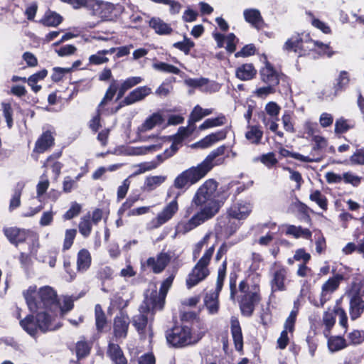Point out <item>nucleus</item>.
Here are the masks:
<instances>
[{"label": "nucleus", "instance_id": "nucleus-52", "mask_svg": "<svg viewBox=\"0 0 364 364\" xmlns=\"http://www.w3.org/2000/svg\"><path fill=\"white\" fill-rule=\"evenodd\" d=\"M153 68L159 71L178 75L181 70L176 66L164 62L155 63Z\"/></svg>", "mask_w": 364, "mask_h": 364}, {"label": "nucleus", "instance_id": "nucleus-45", "mask_svg": "<svg viewBox=\"0 0 364 364\" xmlns=\"http://www.w3.org/2000/svg\"><path fill=\"white\" fill-rule=\"evenodd\" d=\"M335 315L336 314L334 313V309L333 311H326L323 314V323L325 326L324 334L326 336L330 333L331 328L336 323Z\"/></svg>", "mask_w": 364, "mask_h": 364}, {"label": "nucleus", "instance_id": "nucleus-42", "mask_svg": "<svg viewBox=\"0 0 364 364\" xmlns=\"http://www.w3.org/2000/svg\"><path fill=\"white\" fill-rule=\"evenodd\" d=\"M312 140L314 142V145L311 152V157H317L318 156H321L322 159L323 156L321 154L320 151L326 147V140L325 139L324 137L318 135L314 136Z\"/></svg>", "mask_w": 364, "mask_h": 364}, {"label": "nucleus", "instance_id": "nucleus-41", "mask_svg": "<svg viewBox=\"0 0 364 364\" xmlns=\"http://www.w3.org/2000/svg\"><path fill=\"white\" fill-rule=\"evenodd\" d=\"M48 71L46 69H43L36 73H34L28 78L27 82L28 85L31 87V89L34 92H38L41 89V86L37 85L36 84L38 82V80H43L46 77Z\"/></svg>", "mask_w": 364, "mask_h": 364}, {"label": "nucleus", "instance_id": "nucleus-30", "mask_svg": "<svg viewBox=\"0 0 364 364\" xmlns=\"http://www.w3.org/2000/svg\"><path fill=\"white\" fill-rule=\"evenodd\" d=\"M54 138L50 132H44L36 142L34 151L38 153H43L48 148L53 146Z\"/></svg>", "mask_w": 364, "mask_h": 364}, {"label": "nucleus", "instance_id": "nucleus-19", "mask_svg": "<svg viewBox=\"0 0 364 364\" xmlns=\"http://www.w3.org/2000/svg\"><path fill=\"white\" fill-rule=\"evenodd\" d=\"M171 258V252H161L156 257L148 258L146 264L154 274H160L166 269Z\"/></svg>", "mask_w": 364, "mask_h": 364}, {"label": "nucleus", "instance_id": "nucleus-15", "mask_svg": "<svg viewBox=\"0 0 364 364\" xmlns=\"http://www.w3.org/2000/svg\"><path fill=\"white\" fill-rule=\"evenodd\" d=\"M4 234L9 242L16 246L26 241H38L36 235L28 230L9 228L4 230Z\"/></svg>", "mask_w": 364, "mask_h": 364}, {"label": "nucleus", "instance_id": "nucleus-26", "mask_svg": "<svg viewBox=\"0 0 364 364\" xmlns=\"http://www.w3.org/2000/svg\"><path fill=\"white\" fill-rule=\"evenodd\" d=\"M107 353L114 364H127V360L118 344L109 343Z\"/></svg>", "mask_w": 364, "mask_h": 364}, {"label": "nucleus", "instance_id": "nucleus-3", "mask_svg": "<svg viewBox=\"0 0 364 364\" xmlns=\"http://www.w3.org/2000/svg\"><path fill=\"white\" fill-rule=\"evenodd\" d=\"M282 49L285 52H294L299 56L306 55L310 51H316L319 55H326L328 57L333 54L328 44L313 41L309 34L303 33L293 35L284 43Z\"/></svg>", "mask_w": 364, "mask_h": 364}, {"label": "nucleus", "instance_id": "nucleus-53", "mask_svg": "<svg viewBox=\"0 0 364 364\" xmlns=\"http://www.w3.org/2000/svg\"><path fill=\"white\" fill-rule=\"evenodd\" d=\"M348 82L349 77L348 75V73L346 71L341 72L339 77L337 80V83L334 86L335 95H336L339 92L345 89L348 85Z\"/></svg>", "mask_w": 364, "mask_h": 364}, {"label": "nucleus", "instance_id": "nucleus-44", "mask_svg": "<svg viewBox=\"0 0 364 364\" xmlns=\"http://www.w3.org/2000/svg\"><path fill=\"white\" fill-rule=\"evenodd\" d=\"M95 324L98 331H101L107 323V318L102 306L96 304L95 307Z\"/></svg>", "mask_w": 364, "mask_h": 364}, {"label": "nucleus", "instance_id": "nucleus-36", "mask_svg": "<svg viewBox=\"0 0 364 364\" xmlns=\"http://www.w3.org/2000/svg\"><path fill=\"white\" fill-rule=\"evenodd\" d=\"M25 186V183L23 181L18 182L14 188V193L10 200L9 210L11 211L21 205V196L22 191Z\"/></svg>", "mask_w": 364, "mask_h": 364}, {"label": "nucleus", "instance_id": "nucleus-43", "mask_svg": "<svg viewBox=\"0 0 364 364\" xmlns=\"http://www.w3.org/2000/svg\"><path fill=\"white\" fill-rule=\"evenodd\" d=\"M63 18L55 12L49 11L41 19V23L47 26H57L62 22Z\"/></svg>", "mask_w": 364, "mask_h": 364}, {"label": "nucleus", "instance_id": "nucleus-11", "mask_svg": "<svg viewBox=\"0 0 364 364\" xmlns=\"http://www.w3.org/2000/svg\"><path fill=\"white\" fill-rule=\"evenodd\" d=\"M180 193H177L174 198L169 202L164 209L158 213L157 216L148 223V228L156 229L169 221L178 210L177 199Z\"/></svg>", "mask_w": 364, "mask_h": 364}, {"label": "nucleus", "instance_id": "nucleus-24", "mask_svg": "<svg viewBox=\"0 0 364 364\" xmlns=\"http://www.w3.org/2000/svg\"><path fill=\"white\" fill-rule=\"evenodd\" d=\"M219 294L220 291L216 290L210 291L204 296V304L210 314H215L219 310Z\"/></svg>", "mask_w": 364, "mask_h": 364}, {"label": "nucleus", "instance_id": "nucleus-38", "mask_svg": "<svg viewBox=\"0 0 364 364\" xmlns=\"http://www.w3.org/2000/svg\"><path fill=\"white\" fill-rule=\"evenodd\" d=\"M347 346L346 341L341 336H331L328 339V348L331 353L343 350Z\"/></svg>", "mask_w": 364, "mask_h": 364}, {"label": "nucleus", "instance_id": "nucleus-63", "mask_svg": "<svg viewBox=\"0 0 364 364\" xmlns=\"http://www.w3.org/2000/svg\"><path fill=\"white\" fill-rule=\"evenodd\" d=\"M296 316L297 311L292 310L285 321L284 328L283 331H286L287 333L288 331L290 333H292L294 331Z\"/></svg>", "mask_w": 364, "mask_h": 364}, {"label": "nucleus", "instance_id": "nucleus-59", "mask_svg": "<svg viewBox=\"0 0 364 364\" xmlns=\"http://www.w3.org/2000/svg\"><path fill=\"white\" fill-rule=\"evenodd\" d=\"M81 209H82V207L79 203H77L76 202L72 203L71 206L69 208V210H68L65 212V213L63 215V219L65 220H70V219L77 216L79 215V213H80Z\"/></svg>", "mask_w": 364, "mask_h": 364}, {"label": "nucleus", "instance_id": "nucleus-17", "mask_svg": "<svg viewBox=\"0 0 364 364\" xmlns=\"http://www.w3.org/2000/svg\"><path fill=\"white\" fill-rule=\"evenodd\" d=\"M130 318L125 311L121 310L113 320V334L117 340L124 339L128 333Z\"/></svg>", "mask_w": 364, "mask_h": 364}, {"label": "nucleus", "instance_id": "nucleus-55", "mask_svg": "<svg viewBox=\"0 0 364 364\" xmlns=\"http://www.w3.org/2000/svg\"><path fill=\"white\" fill-rule=\"evenodd\" d=\"M49 187V181L46 173H43L41 177V181L36 186L37 198L41 200V197L46 192Z\"/></svg>", "mask_w": 364, "mask_h": 364}, {"label": "nucleus", "instance_id": "nucleus-25", "mask_svg": "<svg viewBox=\"0 0 364 364\" xmlns=\"http://www.w3.org/2000/svg\"><path fill=\"white\" fill-rule=\"evenodd\" d=\"M243 15L245 21L254 28L258 30L262 28L264 21L259 10L256 9H245Z\"/></svg>", "mask_w": 364, "mask_h": 364}, {"label": "nucleus", "instance_id": "nucleus-9", "mask_svg": "<svg viewBox=\"0 0 364 364\" xmlns=\"http://www.w3.org/2000/svg\"><path fill=\"white\" fill-rule=\"evenodd\" d=\"M360 284L357 282H353L347 292L349 298V314L352 321L360 318L364 312V300L360 296Z\"/></svg>", "mask_w": 364, "mask_h": 364}, {"label": "nucleus", "instance_id": "nucleus-60", "mask_svg": "<svg viewBox=\"0 0 364 364\" xmlns=\"http://www.w3.org/2000/svg\"><path fill=\"white\" fill-rule=\"evenodd\" d=\"M194 46V43L186 37L184 38L183 41L176 42L173 44V47L188 54L191 49Z\"/></svg>", "mask_w": 364, "mask_h": 364}, {"label": "nucleus", "instance_id": "nucleus-4", "mask_svg": "<svg viewBox=\"0 0 364 364\" xmlns=\"http://www.w3.org/2000/svg\"><path fill=\"white\" fill-rule=\"evenodd\" d=\"M29 310L36 312L39 310L55 311L58 308L57 294L49 286L41 287L36 291V287H30L23 294Z\"/></svg>", "mask_w": 364, "mask_h": 364}, {"label": "nucleus", "instance_id": "nucleus-14", "mask_svg": "<svg viewBox=\"0 0 364 364\" xmlns=\"http://www.w3.org/2000/svg\"><path fill=\"white\" fill-rule=\"evenodd\" d=\"M36 315L37 323H38L39 330L46 333L58 329L61 327L59 322H55L56 314L55 311L49 310H39Z\"/></svg>", "mask_w": 364, "mask_h": 364}, {"label": "nucleus", "instance_id": "nucleus-39", "mask_svg": "<svg viewBox=\"0 0 364 364\" xmlns=\"http://www.w3.org/2000/svg\"><path fill=\"white\" fill-rule=\"evenodd\" d=\"M209 80L205 77H199V78H187L184 80V84L188 87L193 88L200 89L203 92L209 91L208 87H207Z\"/></svg>", "mask_w": 364, "mask_h": 364}, {"label": "nucleus", "instance_id": "nucleus-5", "mask_svg": "<svg viewBox=\"0 0 364 364\" xmlns=\"http://www.w3.org/2000/svg\"><path fill=\"white\" fill-rule=\"evenodd\" d=\"M161 309L162 308H159L156 303L151 301V299L144 297L142 304L139 307V313L132 318V325L141 339L149 338L151 342L154 334L152 331L154 316L156 311Z\"/></svg>", "mask_w": 364, "mask_h": 364}, {"label": "nucleus", "instance_id": "nucleus-57", "mask_svg": "<svg viewBox=\"0 0 364 364\" xmlns=\"http://www.w3.org/2000/svg\"><path fill=\"white\" fill-rule=\"evenodd\" d=\"M75 350L77 357L81 358L90 353V347L86 341H80L76 343Z\"/></svg>", "mask_w": 364, "mask_h": 364}, {"label": "nucleus", "instance_id": "nucleus-35", "mask_svg": "<svg viewBox=\"0 0 364 364\" xmlns=\"http://www.w3.org/2000/svg\"><path fill=\"white\" fill-rule=\"evenodd\" d=\"M163 122L162 117L159 113H154L148 117L145 122L138 128L139 132H146L152 129L156 124Z\"/></svg>", "mask_w": 364, "mask_h": 364}, {"label": "nucleus", "instance_id": "nucleus-54", "mask_svg": "<svg viewBox=\"0 0 364 364\" xmlns=\"http://www.w3.org/2000/svg\"><path fill=\"white\" fill-rule=\"evenodd\" d=\"M89 64L99 65L106 63L109 61V58L106 57L102 50L97 51L96 53L89 57Z\"/></svg>", "mask_w": 364, "mask_h": 364}, {"label": "nucleus", "instance_id": "nucleus-22", "mask_svg": "<svg viewBox=\"0 0 364 364\" xmlns=\"http://www.w3.org/2000/svg\"><path fill=\"white\" fill-rule=\"evenodd\" d=\"M151 93V89L147 86H141L131 91L121 102L120 107L133 105L142 101Z\"/></svg>", "mask_w": 364, "mask_h": 364}, {"label": "nucleus", "instance_id": "nucleus-12", "mask_svg": "<svg viewBox=\"0 0 364 364\" xmlns=\"http://www.w3.org/2000/svg\"><path fill=\"white\" fill-rule=\"evenodd\" d=\"M176 272L177 270L173 271L172 273L161 282L159 292L156 289L151 290L149 289L145 292L144 297L146 299H151V301L156 303V304L158 305L159 308L163 309L165 298L168 291V289L172 286Z\"/></svg>", "mask_w": 364, "mask_h": 364}, {"label": "nucleus", "instance_id": "nucleus-23", "mask_svg": "<svg viewBox=\"0 0 364 364\" xmlns=\"http://www.w3.org/2000/svg\"><path fill=\"white\" fill-rule=\"evenodd\" d=\"M260 75L262 81L267 85L276 87L279 83V74L268 62L261 69Z\"/></svg>", "mask_w": 364, "mask_h": 364}, {"label": "nucleus", "instance_id": "nucleus-50", "mask_svg": "<svg viewBox=\"0 0 364 364\" xmlns=\"http://www.w3.org/2000/svg\"><path fill=\"white\" fill-rule=\"evenodd\" d=\"M261 161L265 166L270 168L275 166L278 163V160L275 157V154L273 152H269L264 154L259 157L254 159V161Z\"/></svg>", "mask_w": 364, "mask_h": 364}, {"label": "nucleus", "instance_id": "nucleus-8", "mask_svg": "<svg viewBox=\"0 0 364 364\" xmlns=\"http://www.w3.org/2000/svg\"><path fill=\"white\" fill-rule=\"evenodd\" d=\"M200 338L193 337L191 328L187 326L175 327L166 334L168 343L174 347H184L194 344Z\"/></svg>", "mask_w": 364, "mask_h": 364}, {"label": "nucleus", "instance_id": "nucleus-51", "mask_svg": "<svg viewBox=\"0 0 364 364\" xmlns=\"http://www.w3.org/2000/svg\"><path fill=\"white\" fill-rule=\"evenodd\" d=\"M196 129L195 124H190L188 122L187 127H179L178 132L176 133L175 138L176 141H181L184 139L191 136Z\"/></svg>", "mask_w": 364, "mask_h": 364}, {"label": "nucleus", "instance_id": "nucleus-31", "mask_svg": "<svg viewBox=\"0 0 364 364\" xmlns=\"http://www.w3.org/2000/svg\"><path fill=\"white\" fill-rule=\"evenodd\" d=\"M20 325L23 329L31 336H35L39 330L37 319H34L33 315H28L24 319L21 320Z\"/></svg>", "mask_w": 364, "mask_h": 364}, {"label": "nucleus", "instance_id": "nucleus-58", "mask_svg": "<svg viewBox=\"0 0 364 364\" xmlns=\"http://www.w3.org/2000/svg\"><path fill=\"white\" fill-rule=\"evenodd\" d=\"M314 237L316 240V251L319 255L322 254L326 249V239L320 231L315 233Z\"/></svg>", "mask_w": 364, "mask_h": 364}, {"label": "nucleus", "instance_id": "nucleus-6", "mask_svg": "<svg viewBox=\"0 0 364 364\" xmlns=\"http://www.w3.org/2000/svg\"><path fill=\"white\" fill-rule=\"evenodd\" d=\"M214 251V245L209 247L188 274L186 280V285L188 289L198 284L209 275L208 267Z\"/></svg>", "mask_w": 364, "mask_h": 364}, {"label": "nucleus", "instance_id": "nucleus-2", "mask_svg": "<svg viewBox=\"0 0 364 364\" xmlns=\"http://www.w3.org/2000/svg\"><path fill=\"white\" fill-rule=\"evenodd\" d=\"M226 146H218L213 150L198 166H191L178 174L173 181V186L177 189H186L202 179L215 166L221 164Z\"/></svg>", "mask_w": 364, "mask_h": 364}, {"label": "nucleus", "instance_id": "nucleus-13", "mask_svg": "<svg viewBox=\"0 0 364 364\" xmlns=\"http://www.w3.org/2000/svg\"><path fill=\"white\" fill-rule=\"evenodd\" d=\"M241 225V222L230 217L227 213L226 216L218 219L215 228L216 234L218 236L228 238L233 235Z\"/></svg>", "mask_w": 364, "mask_h": 364}, {"label": "nucleus", "instance_id": "nucleus-10", "mask_svg": "<svg viewBox=\"0 0 364 364\" xmlns=\"http://www.w3.org/2000/svg\"><path fill=\"white\" fill-rule=\"evenodd\" d=\"M261 295L259 287L255 285L251 291L248 294H242L239 301V306L241 314L246 317L252 316L255 306L260 302Z\"/></svg>", "mask_w": 364, "mask_h": 364}, {"label": "nucleus", "instance_id": "nucleus-48", "mask_svg": "<svg viewBox=\"0 0 364 364\" xmlns=\"http://www.w3.org/2000/svg\"><path fill=\"white\" fill-rule=\"evenodd\" d=\"M311 200L315 202L321 209L326 210L328 208V201L326 197L318 190L311 192L309 196Z\"/></svg>", "mask_w": 364, "mask_h": 364}, {"label": "nucleus", "instance_id": "nucleus-33", "mask_svg": "<svg viewBox=\"0 0 364 364\" xmlns=\"http://www.w3.org/2000/svg\"><path fill=\"white\" fill-rule=\"evenodd\" d=\"M256 70L252 64H244L236 70V76L241 80H249L256 75Z\"/></svg>", "mask_w": 364, "mask_h": 364}, {"label": "nucleus", "instance_id": "nucleus-32", "mask_svg": "<svg viewBox=\"0 0 364 364\" xmlns=\"http://www.w3.org/2000/svg\"><path fill=\"white\" fill-rule=\"evenodd\" d=\"M91 256L86 249L80 250L77 253V267L79 272H85L90 266Z\"/></svg>", "mask_w": 364, "mask_h": 364}, {"label": "nucleus", "instance_id": "nucleus-40", "mask_svg": "<svg viewBox=\"0 0 364 364\" xmlns=\"http://www.w3.org/2000/svg\"><path fill=\"white\" fill-rule=\"evenodd\" d=\"M226 122L225 116L223 114H220L217 117L205 119L203 123L200 125L199 129L204 130L211 127L222 126L225 124Z\"/></svg>", "mask_w": 364, "mask_h": 364}, {"label": "nucleus", "instance_id": "nucleus-34", "mask_svg": "<svg viewBox=\"0 0 364 364\" xmlns=\"http://www.w3.org/2000/svg\"><path fill=\"white\" fill-rule=\"evenodd\" d=\"M248 130L245 133V138L252 144H259L263 136V132L257 126L247 125Z\"/></svg>", "mask_w": 364, "mask_h": 364}, {"label": "nucleus", "instance_id": "nucleus-28", "mask_svg": "<svg viewBox=\"0 0 364 364\" xmlns=\"http://www.w3.org/2000/svg\"><path fill=\"white\" fill-rule=\"evenodd\" d=\"M231 333L235 343V349L241 351L243 348V338L240 323L237 319H231Z\"/></svg>", "mask_w": 364, "mask_h": 364}, {"label": "nucleus", "instance_id": "nucleus-21", "mask_svg": "<svg viewBox=\"0 0 364 364\" xmlns=\"http://www.w3.org/2000/svg\"><path fill=\"white\" fill-rule=\"evenodd\" d=\"M288 271L284 267H278L272 273V278L270 282L272 292L282 291L286 290L287 282Z\"/></svg>", "mask_w": 364, "mask_h": 364}, {"label": "nucleus", "instance_id": "nucleus-61", "mask_svg": "<svg viewBox=\"0 0 364 364\" xmlns=\"http://www.w3.org/2000/svg\"><path fill=\"white\" fill-rule=\"evenodd\" d=\"M113 271L107 266L100 267L97 272V277L102 282L110 280L112 278Z\"/></svg>", "mask_w": 364, "mask_h": 364}, {"label": "nucleus", "instance_id": "nucleus-18", "mask_svg": "<svg viewBox=\"0 0 364 364\" xmlns=\"http://www.w3.org/2000/svg\"><path fill=\"white\" fill-rule=\"evenodd\" d=\"M92 14L104 20H112L114 16V5L109 2L91 0L90 7Z\"/></svg>", "mask_w": 364, "mask_h": 364}, {"label": "nucleus", "instance_id": "nucleus-20", "mask_svg": "<svg viewBox=\"0 0 364 364\" xmlns=\"http://www.w3.org/2000/svg\"><path fill=\"white\" fill-rule=\"evenodd\" d=\"M252 206L250 203L239 201L233 203L228 210L229 216L240 222L246 219L252 212Z\"/></svg>", "mask_w": 364, "mask_h": 364}, {"label": "nucleus", "instance_id": "nucleus-7", "mask_svg": "<svg viewBox=\"0 0 364 364\" xmlns=\"http://www.w3.org/2000/svg\"><path fill=\"white\" fill-rule=\"evenodd\" d=\"M143 80L144 79L140 76H132L123 80L120 85H119L117 80L112 79L103 99L100 103V107H103L107 102L111 101L117 92V96L116 100H120L127 90L140 84Z\"/></svg>", "mask_w": 364, "mask_h": 364}, {"label": "nucleus", "instance_id": "nucleus-62", "mask_svg": "<svg viewBox=\"0 0 364 364\" xmlns=\"http://www.w3.org/2000/svg\"><path fill=\"white\" fill-rule=\"evenodd\" d=\"M210 232H208L205 235V236L202 238V240H200L198 242H197L195 246H194V248H193V259H196L202 249L203 248V247L207 244L208 241L209 240L210 237Z\"/></svg>", "mask_w": 364, "mask_h": 364}, {"label": "nucleus", "instance_id": "nucleus-1", "mask_svg": "<svg viewBox=\"0 0 364 364\" xmlns=\"http://www.w3.org/2000/svg\"><path fill=\"white\" fill-rule=\"evenodd\" d=\"M218 183L214 179L205 181L197 190L192 202L200 209L186 221H181L178 225V231L186 234L208 220L214 217L219 211L220 205L216 200Z\"/></svg>", "mask_w": 364, "mask_h": 364}, {"label": "nucleus", "instance_id": "nucleus-46", "mask_svg": "<svg viewBox=\"0 0 364 364\" xmlns=\"http://www.w3.org/2000/svg\"><path fill=\"white\" fill-rule=\"evenodd\" d=\"M92 221L90 215H85L80 219L78 225L79 232L85 237H87L92 232Z\"/></svg>", "mask_w": 364, "mask_h": 364}, {"label": "nucleus", "instance_id": "nucleus-16", "mask_svg": "<svg viewBox=\"0 0 364 364\" xmlns=\"http://www.w3.org/2000/svg\"><path fill=\"white\" fill-rule=\"evenodd\" d=\"M343 279V276L340 274H337L335 276H333V277L329 278L322 285L319 304L317 302H315L314 305L317 307L323 306V305L328 300L331 299L332 293H333L338 288L340 283Z\"/></svg>", "mask_w": 364, "mask_h": 364}, {"label": "nucleus", "instance_id": "nucleus-64", "mask_svg": "<svg viewBox=\"0 0 364 364\" xmlns=\"http://www.w3.org/2000/svg\"><path fill=\"white\" fill-rule=\"evenodd\" d=\"M343 180L346 183H349L355 187L360 185L361 178L351 172H346L343 174Z\"/></svg>", "mask_w": 364, "mask_h": 364}, {"label": "nucleus", "instance_id": "nucleus-29", "mask_svg": "<svg viewBox=\"0 0 364 364\" xmlns=\"http://www.w3.org/2000/svg\"><path fill=\"white\" fill-rule=\"evenodd\" d=\"M279 153L283 157H291L294 159L299 160L302 162L311 163V162H320L321 161V156L310 157V156H306L299 153L291 152L284 147H280Z\"/></svg>", "mask_w": 364, "mask_h": 364}, {"label": "nucleus", "instance_id": "nucleus-56", "mask_svg": "<svg viewBox=\"0 0 364 364\" xmlns=\"http://www.w3.org/2000/svg\"><path fill=\"white\" fill-rule=\"evenodd\" d=\"M76 234L77 230L75 229H68L65 230L63 250L65 251L71 247Z\"/></svg>", "mask_w": 364, "mask_h": 364}, {"label": "nucleus", "instance_id": "nucleus-47", "mask_svg": "<svg viewBox=\"0 0 364 364\" xmlns=\"http://www.w3.org/2000/svg\"><path fill=\"white\" fill-rule=\"evenodd\" d=\"M175 77H172L170 80H166L156 90L155 94L161 97H165L169 95L173 90V86L171 83L175 82Z\"/></svg>", "mask_w": 364, "mask_h": 364}, {"label": "nucleus", "instance_id": "nucleus-49", "mask_svg": "<svg viewBox=\"0 0 364 364\" xmlns=\"http://www.w3.org/2000/svg\"><path fill=\"white\" fill-rule=\"evenodd\" d=\"M60 153H58L56 154H53L50 156L46 162L44 164V166H50L52 168V171L55 175V179L59 176L61 172V169L63 168V164L59 161H53L58 158L60 156Z\"/></svg>", "mask_w": 364, "mask_h": 364}, {"label": "nucleus", "instance_id": "nucleus-37", "mask_svg": "<svg viewBox=\"0 0 364 364\" xmlns=\"http://www.w3.org/2000/svg\"><path fill=\"white\" fill-rule=\"evenodd\" d=\"M166 180L165 176H154L146 177L143 189L146 191H152L160 186Z\"/></svg>", "mask_w": 364, "mask_h": 364}, {"label": "nucleus", "instance_id": "nucleus-27", "mask_svg": "<svg viewBox=\"0 0 364 364\" xmlns=\"http://www.w3.org/2000/svg\"><path fill=\"white\" fill-rule=\"evenodd\" d=\"M149 25L159 35H170L173 32L171 26L158 17L151 18Z\"/></svg>", "mask_w": 364, "mask_h": 364}]
</instances>
